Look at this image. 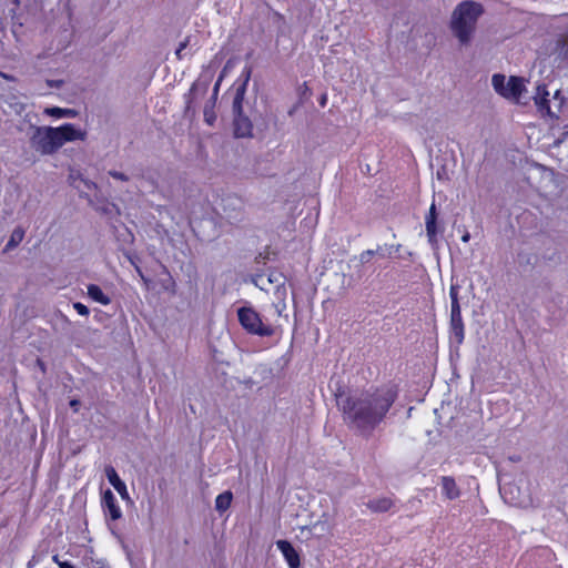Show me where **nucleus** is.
I'll list each match as a JSON object with an SVG mask.
<instances>
[{"mask_svg": "<svg viewBox=\"0 0 568 568\" xmlns=\"http://www.w3.org/2000/svg\"><path fill=\"white\" fill-rule=\"evenodd\" d=\"M395 393L387 388L338 399L344 419L363 433L374 429L385 417L395 400Z\"/></svg>", "mask_w": 568, "mask_h": 568, "instance_id": "obj_1", "label": "nucleus"}, {"mask_svg": "<svg viewBox=\"0 0 568 568\" xmlns=\"http://www.w3.org/2000/svg\"><path fill=\"white\" fill-rule=\"evenodd\" d=\"M85 131L72 123H65L58 128L38 126L31 136L33 148L42 154H53L67 142L83 141Z\"/></svg>", "mask_w": 568, "mask_h": 568, "instance_id": "obj_2", "label": "nucleus"}, {"mask_svg": "<svg viewBox=\"0 0 568 568\" xmlns=\"http://www.w3.org/2000/svg\"><path fill=\"white\" fill-rule=\"evenodd\" d=\"M484 13V8L475 1H463L452 12L449 27L453 34L462 45L470 43L478 19Z\"/></svg>", "mask_w": 568, "mask_h": 568, "instance_id": "obj_3", "label": "nucleus"}, {"mask_svg": "<svg viewBox=\"0 0 568 568\" xmlns=\"http://www.w3.org/2000/svg\"><path fill=\"white\" fill-rule=\"evenodd\" d=\"M237 320L242 328L251 334L260 337H267L274 334L272 325L265 323L252 306L245 305L237 308Z\"/></svg>", "mask_w": 568, "mask_h": 568, "instance_id": "obj_4", "label": "nucleus"}, {"mask_svg": "<svg viewBox=\"0 0 568 568\" xmlns=\"http://www.w3.org/2000/svg\"><path fill=\"white\" fill-rule=\"evenodd\" d=\"M494 90L503 98L516 103H520L526 98V87L523 78L509 77L504 74H494L491 78Z\"/></svg>", "mask_w": 568, "mask_h": 568, "instance_id": "obj_5", "label": "nucleus"}, {"mask_svg": "<svg viewBox=\"0 0 568 568\" xmlns=\"http://www.w3.org/2000/svg\"><path fill=\"white\" fill-rule=\"evenodd\" d=\"M534 101L541 114H547L550 118L557 119L562 109L565 98L561 95L560 90H556L550 97V93L545 85H538L534 95Z\"/></svg>", "mask_w": 568, "mask_h": 568, "instance_id": "obj_6", "label": "nucleus"}, {"mask_svg": "<svg viewBox=\"0 0 568 568\" xmlns=\"http://www.w3.org/2000/svg\"><path fill=\"white\" fill-rule=\"evenodd\" d=\"M101 503L105 517L110 518L111 520H118L122 517V510L114 494L110 489L103 493Z\"/></svg>", "mask_w": 568, "mask_h": 568, "instance_id": "obj_7", "label": "nucleus"}, {"mask_svg": "<svg viewBox=\"0 0 568 568\" xmlns=\"http://www.w3.org/2000/svg\"><path fill=\"white\" fill-rule=\"evenodd\" d=\"M514 490H518V488L513 484L500 487V494L508 504L517 507H527L530 505L529 496H521L520 494L514 496Z\"/></svg>", "mask_w": 568, "mask_h": 568, "instance_id": "obj_8", "label": "nucleus"}, {"mask_svg": "<svg viewBox=\"0 0 568 568\" xmlns=\"http://www.w3.org/2000/svg\"><path fill=\"white\" fill-rule=\"evenodd\" d=\"M450 332L456 343L460 344L464 341V323L462 317L460 307L450 310Z\"/></svg>", "mask_w": 568, "mask_h": 568, "instance_id": "obj_9", "label": "nucleus"}, {"mask_svg": "<svg viewBox=\"0 0 568 568\" xmlns=\"http://www.w3.org/2000/svg\"><path fill=\"white\" fill-rule=\"evenodd\" d=\"M276 547L282 552V555L285 558L290 568L300 567V564H301L300 555L294 549V547L291 545V542H288L286 540H278L276 542Z\"/></svg>", "mask_w": 568, "mask_h": 568, "instance_id": "obj_10", "label": "nucleus"}, {"mask_svg": "<svg viewBox=\"0 0 568 568\" xmlns=\"http://www.w3.org/2000/svg\"><path fill=\"white\" fill-rule=\"evenodd\" d=\"M105 476L109 480V483L113 486V488L119 493L121 498L123 500L130 499L129 491L126 488V485L123 480L119 477L118 473L112 466H106L105 469Z\"/></svg>", "mask_w": 568, "mask_h": 568, "instance_id": "obj_11", "label": "nucleus"}, {"mask_svg": "<svg viewBox=\"0 0 568 568\" xmlns=\"http://www.w3.org/2000/svg\"><path fill=\"white\" fill-rule=\"evenodd\" d=\"M250 75L251 71L250 69H246L243 82L235 90V95L233 98V112L235 115H241L243 113V101L246 92V85L250 80Z\"/></svg>", "mask_w": 568, "mask_h": 568, "instance_id": "obj_12", "label": "nucleus"}, {"mask_svg": "<svg viewBox=\"0 0 568 568\" xmlns=\"http://www.w3.org/2000/svg\"><path fill=\"white\" fill-rule=\"evenodd\" d=\"M234 133L237 138H246L252 134V123L246 116H243V114L235 115Z\"/></svg>", "mask_w": 568, "mask_h": 568, "instance_id": "obj_13", "label": "nucleus"}, {"mask_svg": "<svg viewBox=\"0 0 568 568\" xmlns=\"http://www.w3.org/2000/svg\"><path fill=\"white\" fill-rule=\"evenodd\" d=\"M442 489L446 498L453 500L459 497L460 490L453 477H442Z\"/></svg>", "mask_w": 568, "mask_h": 568, "instance_id": "obj_14", "label": "nucleus"}, {"mask_svg": "<svg viewBox=\"0 0 568 568\" xmlns=\"http://www.w3.org/2000/svg\"><path fill=\"white\" fill-rule=\"evenodd\" d=\"M394 503L388 497H381L369 500L366 506L374 513H385L393 507Z\"/></svg>", "mask_w": 568, "mask_h": 568, "instance_id": "obj_15", "label": "nucleus"}, {"mask_svg": "<svg viewBox=\"0 0 568 568\" xmlns=\"http://www.w3.org/2000/svg\"><path fill=\"white\" fill-rule=\"evenodd\" d=\"M87 290H88V296L92 301H94L101 305H109L111 303L110 297L106 294H104V292L101 290L100 286H98L95 284H90V285H88Z\"/></svg>", "mask_w": 568, "mask_h": 568, "instance_id": "obj_16", "label": "nucleus"}, {"mask_svg": "<svg viewBox=\"0 0 568 568\" xmlns=\"http://www.w3.org/2000/svg\"><path fill=\"white\" fill-rule=\"evenodd\" d=\"M43 113L49 115V116L57 118V119L74 118L75 116V111L74 110H72V109H62V108H58V106L45 108L43 110Z\"/></svg>", "mask_w": 568, "mask_h": 568, "instance_id": "obj_17", "label": "nucleus"}, {"mask_svg": "<svg viewBox=\"0 0 568 568\" xmlns=\"http://www.w3.org/2000/svg\"><path fill=\"white\" fill-rule=\"evenodd\" d=\"M233 499V495L231 491H224L220 494L215 499V508L217 511L223 513L230 508Z\"/></svg>", "mask_w": 568, "mask_h": 568, "instance_id": "obj_18", "label": "nucleus"}, {"mask_svg": "<svg viewBox=\"0 0 568 568\" xmlns=\"http://www.w3.org/2000/svg\"><path fill=\"white\" fill-rule=\"evenodd\" d=\"M83 562L87 568H109L103 559L94 556L92 550L87 551L83 556Z\"/></svg>", "mask_w": 568, "mask_h": 568, "instance_id": "obj_19", "label": "nucleus"}, {"mask_svg": "<svg viewBox=\"0 0 568 568\" xmlns=\"http://www.w3.org/2000/svg\"><path fill=\"white\" fill-rule=\"evenodd\" d=\"M214 108H215V104H213V100H209L205 103V106H204V110H203L204 121L209 125H213L215 120H216V114L214 112Z\"/></svg>", "mask_w": 568, "mask_h": 568, "instance_id": "obj_20", "label": "nucleus"}, {"mask_svg": "<svg viewBox=\"0 0 568 568\" xmlns=\"http://www.w3.org/2000/svg\"><path fill=\"white\" fill-rule=\"evenodd\" d=\"M425 224H426V233L428 236V241L430 243H434L436 241V233H437L436 220H433V217H426Z\"/></svg>", "mask_w": 568, "mask_h": 568, "instance_id": "obj_21", "label": "nucleus"}, {"mask_svg": "<svg viewBox=\"0 0 568 568\" xmlns=\"http://www.w3.org/2000/svg\"><path fill=\"white\" fill-rule=\"evenodd\" d=\"M23 239V231L21 230H14L8 244H7V248H11L13 246H16L18 243H20Z\"/></svg>", "mask_w": 568, "mask_h": 568, "instance_id": "obj_22", "label": "nucleus"}, {"mask_svg": "<svg viewBox=\"0 0 568 568\" xmlns=\"http://www.w3.org/2000/svg\"><path fill=\"white\" fill-rule=\"evenodd\" d=\"M560 54L568 60V33L559 42Z\"/></svg>", "mask_w": 568, "mask_h": 568, "instance_id": "obj_23", "label": "nucleus"}, {"mask_svg": "<svg viewBox=\"0 0 568 568\" xmlns=\"http://www.w3.org/2000/svg\"><path fill=\"white\" fill-rule=\"evenodd\" d=\"M449 296L452 300V308H454L455 305H456V307H460L459 301H458V287L452 285L450 290H449Z\"/></svg>", "mask_w": 568, "mask_h": 568, "instance_id": "obj_24", "label": "nucleus"}, {"mask_svg": "<svg viewBox=\"0 0 568 568\" xmlns=\"http://www.w3.org/2000/svg\"><path fill=\"white\" fill-rule=\"evenodd\" d=\"M73 308L77 311V313L81 316H88L89 315V308L80 303V302H77V303H73Z\"/></svg>", "mask_w": 568, "mask_h": 568, "instance_id": "obj_25", "label": "nucleus"}, {"mask_svg": "<svg viewBox=\"0 0 568 568\" xmlns=\"http://www.w3.org/2000/svg\"><path fill=\"white\" fill-rule=\"evenodd\" d=\"M222 77L223 74L220 77V79L216 81L214 88H213V93H212V97L210 98V100H213V104H216V100H217V94H219V90H220V83L222 81Z\"/></svg>", "mask_w": 568, "mask_h": 568, "instance_id": "obj_26", "label": "nucleus"}, {"mask_svg": "<svg viewBox=\"0 0 568 568\" xmlns=\"http://www.w3.org/2000/svg\"><path fill=\"white\" fill-rule=\"evenodd\" d=\"M186 45H187V41H183L180 43L179 48L175 51L178 59H183V57H184L183 51L186 48Z\"/></svg>", "mask_w": 568, "mask_h": 568, "instance_id": "obj_27", "label": "nucleus"}, {"mask_svg": "<svg viewBox=\"0 0 568 568\" xmlns=\"http://www.w3.org/2000/svg\"><path fill=\"white\" fill-rule=\"evenodd\" d=\"M109 174L114 178V179H118V180H121V181H128L129 178L121 173V172H118V171H110Z\"/></svg>", "mask_w": 568, "mask_h": 568, "instance_id": "obj_28", "label": "nucleus"}, {"mask_svg": "<svg viewBox=\"0 0 568 568\" xmlns=\"http://www.w3.org/2000/svg\"><path fill=\"white\" fill-rule=\"evenodd\" d=\"M373 254H374V251H371V250L363 252V253L361 254V261H362L363 263L368 262V261H369V258H371V256H372Z\"/></svg>", "mask_w": 568, "mask_h": 568, "instance_id": "obj_29", "label": "nucleus"}, {"mask_svg": "<svg viewBox=\"0 0 568 568\" xmlns=\"http://www.w3.org/2000/svg\"><path fill=\"white\" fill-rule=\"evenodd\" d=\"M426 217H433V220H436L437 219V214H436V205L435 203H432L430 207H429V213Z\"/></svg>", "mask_w": 568, "mask_h": 568, "instance_id": "obj_30", "label": "nucleus"}, {"mask_svg": "<svg viewBox=\"0 0 568 568\" xmlns=\"http://www.w3.org/2000/svg\"><path fill=\"white\" fill-rule=\"evenodd\" d=\"M81 182L84 184V186H85L88 190H91L92 187H95V184H94V183L89 182V181H87V180L81 179Z\"/></svg>", "mask_w": 568, "mask_h": 568, "instance_id": "obj_31", "label": "nucleus"}, {"mask_svg": "<svg viewBox=\"0 0 568 568\" xmlns=\"http://www.w3.org/2000/svg\"><path fill=\"white\" fill-rule=\"evenodd\" d=\"M59 568H75V567L69 561H63V562H59Z\"/></svg>", "mask_w": 568, "mask_h": 568, "instance_id": "obj_32", "label": "nucleus"}, {"mask_svg": "<svg viewBox=\"0 0 568 568\" xmlns=\"http://www.w3.org/2000/svg\"><path fill=\"white\" fill-rule=\"evenodd\" d=\"M470 239V234L468 232H466L463 236H462V241L467 243Z\"/></svg>", "mask_w": 568, "mask_h": 568, "instance_id": "obj_33", "label": "nucleus"}, {"mask_svg": "<svg viewBox=\"0 0 568 568\" xmlns=\"http://www.w3.org/2000/svg\"><path fill=\"white\" fill-rule=\"evenodd\" d=\"M70 405L77 409V406L79 405V402L78 400H71Z\"/></svg>", "mask_w": 568, "mask_h": 568, "instance_id": "obj_34", "label": "nucleus"}, {"mask_svg": "<svg viewBox=\"0 0 568 568\" xmlns=\"http://www.w3.org/2000/svg\"><path fill=\"white\" fill-rule=\"evenodd\" d=\"M53 561L59 566V562H63L62 560L59 559V557L55 555L53 556Z\"/></svg>", "mask_w": 568, "mask_h": 568, "instance_id": "obj_35", "label": "nucleus"}, {"mask_svg": "<svg viewBox=\"0 0 568 568\" xmlns=\"http://www.w3.org/2000/svg\"><path fill=\"white\" fill-rule=\"evenodd\" d=\"M0 75H1L2 78L7 79V80H9V79H10V77H9V75H7L6 73L0 72Z\"/></svg>", "mask_w": 568, "mask_h": 568, "instance_id": "obj_36", "label": "nucleus"}, {"mask_svg": "<svg viewBox=\"0 0 568 568\" xmlns=\"http://www.w3.org/2000/svg\"><path fill=\"white\" fill-rule=\"evenodd\" d=\"M196 90V85L194 84L192 88H191V92L195 91Z\"/></svg>", "mask_w": 568, "mask_h": 568, "instance_id": "obj_37", "label": "nucleus"}, {"mask_svg": "<svg viewBox=\"0 0 568 568\" xmlns=\"http://www.w3.org/2000/svg\"><path fill=\"white\" fill-rule=\"evenodd\" d=\"M519 494V489L518 490H514V496H518Z\"/></svg>", "mask_w": 568, "mask_h": 568, "instance_id": "obj_38", "label": "nucleus"}]
</instances>
